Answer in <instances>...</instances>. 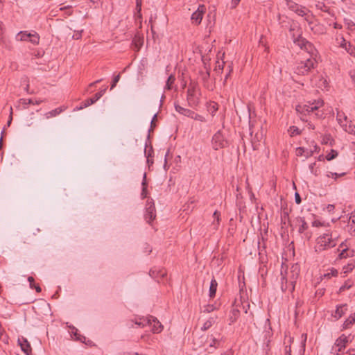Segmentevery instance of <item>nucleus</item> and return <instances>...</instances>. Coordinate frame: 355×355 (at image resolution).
I'll return each instance as SVG.
<instances>
[{"label":"nucleus","instance_id":"obj_1","mask_svg":"<svg viewBox=\"0 0 355 355\" xmlns=\"http://www.w3.org/2000/svg\"><path fill=\"white\" fill-rule=\"evenodd\" d=\"M193 344L197 348L202 347L205 351L211 353L217 347L219 342L212 335L207 336L204 334L200 336H195Z\"/></svg>","mask_w":355,"mask_h":355},{"label":"nucleus","instance_id":"obj_2","mask_svg":"<svg viewBox=\"0 0 355 355\" xmlns=\"http://www.w3.org/2000/svg\"><path fill=\"white\" fill-rule=\"evenodd\" d=\"M336 245V239L329 232L320 235L316 240L315 251L321 252L331 248Z\"/></svg>","mask_w":355,"mask_h":355},{"label":"nucleus","instance_id":"obj_3","mask_svg":"<svg viewBox=\"0 0 355 355\" xmlns=\"http://www.w3.org/2000/svg\"><path fill=\"white\" fill-rule=\"evenodd\" d=\"M200 89L197 84L191 83L187 91V100L189 105L196 107L200 103Z\"/></svg>","mask_w":355,"mask_h":355},{"label":"nucleus","instance_id":"obj_4","mask_svg":"<svg viewBox=\"0 0 355 355\" xmlns=\"http://www.w3.org/2000/svg\"><path fill=\"white\" fill-rule=\"evenodd\" d=\"M135 324L140 327H144L149 325L152 328L153 333L157 334L162 331L163 327L160 322L153 316H149L146 318H141L139 320L135 322Z\"/></svg>","mask_w":355,"mask_h":355},{"label":"nucleus","instance_id":"obj_5","mask_svg":"<svg viewBox=\"0 0 355 355\" xmlns=\"http://www.w3.org/2000/svg\"><path fill=\"white\" fill-rule=\"evenodd\" d=\"M315 55H310V57L306 58L304 61H301L297 63V65L295 68V73L299 75H305L308 73L310 70L314 68L316 60L314 58Z\"/></svg>","mask_w":355,"mask_h":355},{"label":"nucleus","instance_id":"obj_6","mask_svg":"<svg viewBox=\"0 0 355 355\" xmlns=\"http://www.w3.org/2000/svg\"><path fill=\"white\" fill-rule=\"evenodd\" d=\"M323 105V101L322 100H317L314 101L313 102H308L307 103L304 105H298L296 107V111L305 114L306 112H313L314 110H316L321 107Z\"/></svg>","mask_w":355,"mask_h":355},{"label":"nucleus","instance_id":"obj_7","mask_svg":"<svg viewBox=\"0 0 355 355\" xmlns=\"http://www.w3.org/2000/svg\"><path fill=\"white\" fill-rule=\"evenodd\" d=\"M16 40L17 41H28L34 45H37L40 42V36L36 32L20 31L16 35Z\"/></svg>","mask_w":355,"mask_h":355},{"label":"nucleus","instance_id":"obj_8","mask_svg":"<svg viewBox=\"0 0 355 355\" xmlns=\"http://www.w3.org/2000/svg\"><path fill=\"white\" fill-rule=\"evenodd\" d=\"M212 146L215 150H218L220 148H223L228 146V141L225 138L220 130L216 132L211 140Z\"/></svg>","mask_w":355,"mask_h":355},{"label":"nucleus","instance_id":"obj_9","mask_svg":"<svg viewBox=\"0 0 355 355\" xmlns=\"http://www.w3.org/2000/svg\"><path fill=\"white\" fill-rule=\"evenodd\" d=\"M300 274V266L297 264L293 265L290 270L286 272V277L290 282V291L293 293L295 289V284Z\"/></svg>","mask_w":355,"mask_h":355},{"label":"nucleus","instance_id":"obj_10","mask_svg":"<svg viewBox=\"0 0 355 355\" xmlns=\"http://www.w3.org/2000/svg\"><path fill=\"white\" fill-rule=\"evenodd\" d=\"M348 343L349 337L346 336L345 334H342L339 338H338L332 347V351L335 352V354L334 355H340L339 353L345 349Z\"/></svg>","mask_w":355,"mask_h":355},{"label":"nucleus","instance_id":"obj_11","mask_svg":"<svg viewBox=\"0 0 355 355\" xmlns=\"http://www.w3.org/2000/svg\"><path fill=\"white\" fill-rule=\"evenodd\" d=\"M294 42L299 46L302 49H304L310 55H315L316 50L314 49L313 44L308 42L303 37H298L294 40Z\"/></svg>","mask_w":355,"mask_h":355},{"label":"nucleus","instance_id":"obj_12","mask_svg":"<svg viewBox=\"0 0 355 355\" xmlns=\"http://www.w3.org/2000/svg\"><path fill=\"white\" fill-rule=\"evenodd\" d=\"M288 8L298 15L299 16H305L307 13V10L305 7L297 4L292 0H286Z\"/></svg>","mask_w":355,"mask_h":355},{"label":"nucleus","instance_id":"obj_13","mask_svg":"<svg viewBox=\"0 0 355 355\" xmlns=\"http://www.w3.org/2000/svg\"><path fill=\"white\" fill-rule=\"evenodd\" d=\"M144 216L148 223H150L156 217L155 204L152 199L147 201Z\"/></svg>","mask_w":355,"mask_h":355},{"label":"nucleus","instance_id":"obj_14","mask_svg":"<svg viewBox=\"0 0 355 355\" xmlns=\"http://www.w3.org/2000/svg\"><path fill=\"white\" fill-rule=\"evenodd\" d=\"M205 10L206 8L204 5H200L198 6L197 10L192 14L191 17L193 24L198 25L201 23Z\"/></svg>","mask_w":355,"mask_h":355},{"label":"nucleus","instance_id":"obj_15","mask_svg":"<svg viewBox=\"0 0 355 355\" xmlns=\"http://www.w3.org/2000/svg\"><path fill=\"white\" fill-rule=\"evenodd\" d=\"M105 92L106 88H104L103 89H101V91L97 92L92 98L85 100L84 102L82 103L80 107H78V110H82L94 104L105 93Z\"/></svg>","mask_w":355,"mask_h":355},{"label":"nucleus","instance_id":"obj_16","mask_svg":"<svg viewBox=\"0 0 355 355\" xmlns=\"http://www.w3.org/2000/svg\"><path fill=\"white\" fill-rule=\"evenodd\" d=\"M18 343L21 347V350L26 355H31L32 348L31 347L30 343L27 340V339H26L24 338H19V339H18Z\"/></svg>","mask_w":355,"mask_h":355},{"label":"nucleus","instance_id":"obj_17","mask_svg":"<svg viewBox=\"0 0 355 355\" xmlns=\"http://www.w3.org/2000/svg\"><path fill=\"white\" fill-rule=\"evenodd\" d=\"M347 311V305L346 304H340L336 306L335 312L332 316L336 319H340Z\"/></svg>","mask_w":355,"mask_h":355},{"label":"nucleus","instance_id":"obj_18","mask_svg":"<svg viewBox=\"0 0 355 355\" xmlns=\"http://www.w3.org/2000/svg\"><path fill=\"white\" fill-rule=\"evenodd\" d=\"M144 44V37L137 33L135 35L132 40V45L134 46L135 50L138 51L141 49Z\"/></svg>","mask_w":355,"mask_h":355},{"label":"nucleus","instance_id":"obj_19","mask_svg":"<svg viewBox=\"0 0 355 355\" xmlns=\"http://www.w3.org/2000/svg\"><path fill=\"white\" fill-rule=\"evenodd\" d=\"M175 109L178 113H180L184 116L190 117V118H191V115H193V111L187 109V108H184L177 104L175 105Z\"/></svg>","mask_w":355,"mask_h":355},{"label":"nucleus","instance_id":"obj_20","mask_svg":"<svg viewBox=\"0 0 355 355\" xmlns=\"http://www.w3.org/2000/svg\"><path fill=\"white\" fill-rule=\"evenodd\" d=\"M281 289L283 292L290 291V282L287 277L282 273Z\"/></svg>","mask_w":355,"mask_h":355},{"label":"nucleus","instance_id":"obj_21","mask_svg":"<svg viewBox=\"0 0 355 355\" xmlns=\"http://www.w3.org/2000/svg\"><path fill=\"white\" fill-rule=\"evenodd\" d=\"M336 117L339 124L342 127L348 123L347 118L343 112H338Z\"/></svg>","mask_w":355,"mask_h":355},{"label":"nucleus","instance_id":"obj_22","mask_svg":"<svg viewBox=\"0 0 355 355\" xmlns=\"http://www.w3.org/2000/svg\"><path fill=\"white\" fill-rule=\"evenodd\" d=\"M218 283L215 279H212L209 286V297H214L217 290Z\"/></svg>","mask_w":355,"mask_h":355},{"label":"nucleus","instance_id":"obj_23","mask_svg":"<svg viewBox=\"0 0 355 355\" xmlns=\"http://www.w3.org/2000/svg\"><path fill=\"white\" fill-rule=\"evenodd\" d=\"M296 155L297 156H305L308 157L312 155V151L306 150L303 147H299L296 149Z\"/></svg>","mask_w":355,"mask_h":355},{"label":"nucleus","instance_id":"obj_24","mask_svg":"<svg viewBox=\"0 0 355 355\" xmlns=\"http://www.w3.org/2000/svg\"><path fill=\"white\" fill-rule=\"evenodd\" d=\"M146 175L144 174L143 181H142V191L141 193V197L142 199H144L147 197V183H146Z\"/></svg>","mask_w":355,"mask_h":355},{"label":"nucleus","instance_id":"obj_25","mask_svg":"<svg viewBox=\"0 0 355 355\" xmlns=\"http://www.w3.org/2000/svg\"><path fill=\"white\" fill-rule=\"evenodd\" d=\"M355 322V313L351 315L343 323V329H348Z\"/></svg>","mask_w":355,"mask_h":355},{"label":"nucleus","instance_id":"obj_26","mask_svg":"<svg viewBox=\"0 0 355 355\" xmlns=\"http://www.w3.org/2000/svg\"><path fill=\"white\" fill-rule=\"evenodd\" d=\"M62 112V109L61 108H56L55 110H53L50 112H46L44 116L46 119H50V118H52V117H55L56 116H58V114H60Z\"/></svg>","mask_w":355,"mask_h":355},{"label":"nucleus","instance_id":"obj_27","mask_svg":"<svg viewBox=\"0 0 355 355\" xmlns=\"http://www.w3.org/2000/svg\"><path fill=\"white\" fill-rule=\"evenodd\" d=\"M175 80V78L173 75H170L166 80L165 89L170 90L172 89L173 85Z\"/></svg>","mask_w":355,"mask_h":355},{"label":"nucleus","instance_id":"obj_28","mask_svg":"<svg viewBox=\"0 0 355 355\" xmlns=\"http://www.w3.org/2000/svg\"><path fill=\"white\" fill-rule=\"evenodd\" d=\"M336 44L338 46L341 48H345L347 45V41L345 40V38L342 35H338L336 39Z\"/></svg>","mask_w":355,"mask_h":355},{"label":"nucleus","instance_id":"obj_29","mask_svg":"<svg viewBox=\"0 0 355 355\" xmlns=\"http://www.w3.org/2000/svg\"><path fill=\"white\" fill-rule=\"evenodd\" d=\"M288 132L291 137H295L299 135L301 133L300 129L296 126H291L288 130Z\"/></svg>","mask_w":355,"mask_h":355},{"label":"nucleus","instance_id":"obj_30","mask_svg":"<svg viewBox=\"0 0 355 355\" xmlns=\"http://www.w3.org/2000/svg\"><path fill=\"white\" fill-rule=\"evenodd\" d=\"M298 220L301 223L298 232L302 233L308 229V224L303 218H300Z\"/></svg>","mask_w":355,"mask_h":355},{"label":"nucleus","instance_id":"obj_31","mask_svg":"<svg viewBox=\"0 0 355 355\" xmlns=\"http://www.w3.org/2000/svg\"><path fill=\"white\" fill-rule=\"evenodd\" d=\"M214 322V318H210L209 320H207L206 322H205L202 327H201V329L203 331L207 330L213 325Z\"/></svg>","mask_w":355,"mask_h":355},{"label":"nucleus","instance_id":"obj_32","mask_svg":"<svg viewBox=\"0 0 355 355\" xmlns=\"http://www.w3.org/2000/svg\"><path fill=\"white\" fill-rule=\"evenodd\" d=\"M218 109V105L215 102H211L208 106V110L212 115H214Z\"/></svg>","mask_w":355,"mask_h":355},{"label":"nucleus","instance_id":"obj_33","mask_svg":"<svg viewBox=\"0 0 355 355\" xmlns=\"http://www.w3.org/2000/svg\"><path fill=\"white\" fill-rule=\"evenodd\" d=\"M239 315V311L236 310V309H233L231 313L230 318V324H231L232 323H234L238 318Z\"/></svg>","mask_w":355,"mask_h":355},{"label":"nucleus","instance_id":"obj_34","mask_svg":"<svg viewBox=\"0 0 355 355\" xmlns=\"http://www.w3.org/2000/svg\"><path fill=\"white\" fill-rule=\"evenodd\" d=\"M355 267V263L353 261H350L349 263H347V266L343 267L344 273H347L351 272Z\"/></svg>","mask_w":355,"mask_h":355},{"label":"nucleus","instance_id":"obj_35","mask_svg":"<svg viewBox=\"0 0 355 355\" xmlns=\"http://www.w3.org/2000/svg\"><path fill=\"white\" fill-rule=\"evenodd\" d=\"M343 128L346 132L350 134H355V126L352 125L350 123L349 124H345Z\"/></svg>","mask_w":355,"mask_h":355},{"label":"nucleus","instance_id":"obj_36","mask_svg":"<svg viewBox=\"0 0 355 355\" xmlns=\"http://www.w3.org/2000/svg\"><path fill=\"white\" fill-rule=\"evenodd\" d=\"M337 156L338 152L332 149L331 150V152L326 155L325 158L327 159V160L330 161L335 159Z\"/></svg>","mask_w":355,"mask_h":355},{"label":"nucleus","instance_id":"obj_37","mask_svg":"<svg viewBox=\"0 0 355 355\" xmlns=\"http://www.w3.org/2000/svg\"><path fill=\"white\" fill-rule=\"evenodd\" d=\"M191 118L194 119V120L200 121V122H205L206 121V119H205V118L203 116L200 115V114H197V113H196L194 112L193 113V115H191Z\"/></svg>","mask_w":355,"mask_h":355},{"label":"nucleus","instance_id":"obj_38","mask_svg":"<svg viewBox=\"0 0 355 355\" xmlns=\"http://www.w3.org/2000/svg\"><path fill=\"white\" fill-rule=\"evenodd\" d=\"M21 101H23V103L24 105H29V104L39 105L43 102L42 100H38V101H35V102H33V101L32 99H21Z\"/></svg>","mask_w":355,"mask_h":355},{"label":"nucleus","instance_id":"obj_39","mask_svg":"<svg viewBox=\"0 0 355 355\" xmlns=\"http://www.w3.org/2000/svg\"><path fill=\"white\" fill-rule=\"evenodd\" d=\"M315 165H316V164L315 162L309 165V169H310V171H311V173L312 174H313L314 175L317 176L320 173V171L318 168H315Z\"/></svg>","mask_w":355,"mask_h":355},{"label":"nucleus","instance_id":"obj_40","mask_svg":"<svg viewBox=\"0 0 355 355\" xmlns=\"http://www.w3.org/2000/svg\"><path fill=\"white\" fill-rule=\"evenodd\" d=\"M220 216V212H218V211H214V217L216 219V222L215 221L213 222V225H214L215 227H217L218 225V224H219Z\"/></svg>","mask_w":355,"mask_h":355},{"label":"nucleus","instance_id":"obj_41","mask_svg":"<svg viewBox=\"0 0 355 355\" xmlns=\"http://www.w3.org/2000/svg\"><path fill=\"white\" fill-rule=\"evenodd\" d=\"M120 77H121L120 74H118L116 76H114V78L113 79V81H112V83L111 85V89H112L116 86V85L117 84V83L120 80Z\"/></svg>","mask_w":355,"mask_h":355},{"label":"nucleus","instance_id":"obj_42","mask_svg":"<svg viewBox=\"0 0 355 355\" xmlns=\"http://www.w3.org/2000/svg\"><path fill=\"white\" fill-rule=\"evenodd\" d=\"M348 46H349V50L347 51V53L355 58V47L353 46L352 44H347Z\"/></svg>","mask_w":355,"mask_h":355},{"label":"nucleus","instance_id":"obj_43","mask_svg":"<svg viewBox=\"0 0 355 355\" xmlns=\"http://www.w3.org/2000/svg\"><path fill=\"white\" fill-rule=\"evenodd\" d=\"M337 275H338V271L336 269H331V272L325 274L324 276L330 278L331 277L337 276Z\"/></svg>","mask_w":355,"mask_h":355},{"label":"nucleus","instance_id":"obj_44","mask_svg":"<svg viewBox=\"0 0 355 355\" xmlns=\"http://www.w3.org/2000/svg\"><path fill=\"white\" fill-rule=\"evenodd\" d=\"M347 249L343 248L341 251V252L339 254L340 259L346 258L348 256V254L347 253Z\"/></svg>","mask_w":355,"mask_h":355},{"label":"nucleus","instance_id":"obj_45","mask_svg":"<svg viewBox=\"0 0 355 355\" xmlns=\"http://www.w3.org/2000/svg\"><path fill=\"white\" fill-rule=\"evenodd\" d=\"M28 282H29L30 287H31V288H33V286L35 285V284H34V281H35V280H34V278H33V277H28Z\"/></svg>","mask_w":355,"mask_h":355},{"label":"nucleus","instance_id":"obj_46","mask_svg":"<svg viewBox=\"0 0 355 355\" xmlns=\"http://www.w3.org/2000/svg\"><path fill=\"white\" fill-rule=\"evenodd\" d=\"M83 31H81L80 32H76L73 35V39L74 40H78L81 37V33H82Z\"/></svg>","mask_w":355,"mask_h":355},{"label":"nucleus","instance_id":"obj_47","mask_svg":"<svg viewBox=\"0 0 355 355\" xmlns=\"http://www.w3.org/2000/svg\"><path fill=\"white\" fill-rule=\"evenodd\" d=\"M295 200L297 204H300V202H301V198H300L299 193H295Z\"/></svg>","mask_w":355,"mask_h":355},{"label":"nucleus","instance_id":"obj_48","mask_svg":"<svg viewBox=\"0 0 355 355\" xmlns=\"http://www.w3.org/2000/svg\"><path fill=\"white\" fill-rule=\"evenodd\" d=\"M157 119V114H155L152 120H151V122H150V127L151 128H153V127L155 126V121Z\"/></svg>","mask_w":355,"mask_h":355},{"label":"nucleus","instance_id":"obj_49","mask_svg":"<svg viewBox=\"0 0 355 355\" xmlns=\"http://www.w3.org/2000/svg\"><path fill=\"white\" fill-rule=\"evenodd\" d=\"M285 355H291V349L290 346L285 347Z\"/></svg>","mask_w":355,"mask_h":355},{"label":"nucleus","instance_id":"obj_50","mask_svg":"<svg viewBox=\"0 0 355 355\" xmlns=\"http://www.w3.org/2000/svg\"><path fill=\"white\" fill-rule=\"evenodd\" d=\"M241 0H232V8H234L239 4Z\"/></svg>","mask_w":355,"mask_h":355},{"label":"nucleus","instance_id":"obj_51","mask_svg":"<svg viewBox=\"0 0 355 355\" xmlns=\"http://www.w3.org/2000/svg\"><path fill=\"white\" fill-rule=\"evenodd\" d=\"M345 174V173H334V178H333L336 180L338 178L343 176Z\"/></svg>","mask_w":355,"mask_h":355},{"label":"nucleus","instance_id":"obj_52","mask_svg":"<svg viewBox=\"0 0 355 355\" xmlns=\"http://www.w3.org/2000/svg\"><path fill=\"white\" fill-rule=\"evenodd\" d=\"M153 152V149L150 148L148 151L145 149V154L146 155V157H150L151 156V153Z\"/></svg>","mask_w":355,"mask_h":355},{"label":"nucleus","instance_id":"obj_53","mask_svg":"<svg viewBox=\"0 0 355 355\" xmlns=\"http://www.w3.org/2000/svg\"><path fill=\"white\" fill-rule=\"evenodd\" d=\"M33 288H35V291L37 292V293H40L42 289L40 288V286L39 285H35L33 286Z\"/></svg>","mask_w":355,"mask_h":355},{"label":"nucleus","instance_id":"obj_54","mask_svg":"<svg viewBox=\"0 0 355 355\" xmlns=\"http://www.w3.org/2000/svg\"><path fill=\"white\" fill-rule=\"evenodd\" d=\"M350 76H351V78L352 79L353 82L355 84V71L350 72Z\"/></svg>","mask_w":355,"mask_h":355},{"label":"nucleus","instance_id":"obj_55","mask_svg":"<svg viewBox=\"0 0 355 355\" xmlns=\"http://www.w3.org/2000/svg\"><path fill=\"white\" fill-rule=\"evenodd\" d=\"M221 355H233V352L231 350H228L223 353Z\"/></svg>","mask_w":355,"mask_h":355},{"label":"nucleus","instance_id":"obj_56","mask_svg":"<svg viewBox=\"0 0 355 355\" xmlns=\"http://www.w3.org/2000/svg\"><path fill=\"white\" fill-rule=\"evenodd\" d=\"M307 127L309 129H312V130L315 129V126L311 123H310V122L307 123Z\"/></svg>","mask_w":355,"mask_h":355},{"label":"nucleus","instance_id":"obj_57","mask_svg":"<svg viewBox=\"0 0 355 355\" xmlns=\"http://www.w3.org/2000/svg\"><path fill=\"white\" fill-rule=\"evenodd\" d=\"M70 8H71V6H67L60 8V10H68Z\"/></svg>","mask_w":355,"mask_h":355},{"label":"nucleus","instance_id":"obj_58","mask_svg":"<svg viewBox=\"0 0 355 355\" xmlns=\"http://www.w3.org/2000/svg\"><path fill=\"white\" fill-rule=\"evenodd\" d=\"M327 176L328 178H334V173L333 172H328L327 174Z\"/></svg>","mask_w":355,"mask_h":355},{"label":"nucleus","instance_id":"obj_59","mask_svg":"<svg viewBox=\"0 0 355 355\" xmlns=\"http://www.w3.org/2000/svg\"><path fill=\"white\" fill-rule=\"evenodd\" d=\"M209 77V71H207L205 76L203 77L204 80L207 79Z\"/></svg>","mask_w":355,"mask_h":355},{"label":"nucleus","instance_id":"obj_60","mask_svg":"<svg viewBox=\"0 0 355 355\" xmlns=\"http://www.w3.org/2000/svg\"><path fill=\"white\" fill-rule=\"evenodd\" d=\"M321 225L320 222H318V221H314V222L313 223V226H316V227H318V226H319V225Z\"/></svg>","mask_w":355,"mask_h":355},{"label":"nucleus","instance_id":"obj_61","mask_svg":"<svg viewBox=\"0 0 355 355\" xmlns=\"http://www.w3.org/2000/svg\"><path fill=\"white\" fill-rule=\"evenodd\" d=\"M334 26L335 28H337V29H338V28L340 29L342 27L341 25H340V24H338L337 23H335Z\"/></svg>","mask_w":355,"mask_h":355},{"label":"nucleus","instance_id":"obj_62","mask_svg":"<svg viewBox=\"0 0 355 355\" xmlns=\"http://www.w3.org/2000/svg\"><path fill=\"white\" fill-rule=\"evenodd\" d=\"M330 136H326L325 138L324 139V141L325 143H328V141L330 140Z\"/></svg>","mask_w":355,"mask_h":355},{"label":"nucleus","instance_id":"obj_63","mask_svg":"<svg viewBox=\"0 0 355 355\" xmlns=\"http://www.w3.org/2000/svg\"><path fill=\"white\" fill-rule=\"evenodd\" d=\"M101 81V80H96V81H95V82H94V83H91V84L89 85V86H91V87H92V86H94L95 84H96V83H100Z\"/></svg>","mask_w":355,"mask_h":355},{"label":"nucleus","instance_id":"obj_64","mask_svg":"<svg viewBox=\"0 0 355 355\" xmlns=\"http://www.w3.org/2000/svg\"><path fill=\"white\" fill-rule=\"evenodd\" d=\"M147 162H148V164H150H150H153V160H151V159H150V157H147Z\"/></svg>","mask_w":355,"mask_h":355}]
</instances>
